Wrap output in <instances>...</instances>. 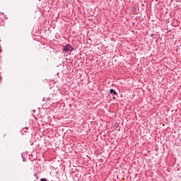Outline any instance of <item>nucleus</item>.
I'll return each instance as SVG.
<instances>
[{"mask_svg": "<svg viewBox=\"0 0 181 181\" xmlns=\"http://www.w3.org/2000/svg\"><path fill=\"white\" fill-rule=\"evenodd\" d=\"M110 94H112L113 95H117V91H115V90H114V89H110Z\"/></svg>", "mask_w": 181, "mask_h": 181, "instance_id": "f03ea898", "label": "nucleus"}, {"mask_svg": "<svg viewBox=\"0 0 181 181\" xmlns=\"http://www.w3.org/2000/svg\"><path fill=\"white\" fill-rule=\"evenodd\" d=\"M41 181H47V180L46 179H45V178H42Z\"/></svg>", "mask_w": 181, "mask_h": 181, "instance_id": "7ed1b4c3", "label": "nucleus"}, {"mask_svg": "<svg viewBox=\"0 0 181 181\" xmlns=\"http://www.w3.org/2000/svg\"><path fill=\"white\" fill-rule=\"evenodd\" d=\"M73 50V47L70 45H67L66 47H64V52H71Z\"/></svg>", "mask_w": 181, "mask_h": 181, "instance_id": "f257e3e1", "label": "nucleus"}, {"mask_svg": "<svg viewBox=\"0 0 181 181\" xmlns=\"http://www.w3.org/2000/svg\"><path fill=\"white\" fill-rule=\"evenodd\" d=\"M112 98H113V100H115V97H113Z\"/></svg>", "mask_w": 181, "mask_h": 181, "instance_id": "20e7f679", "label": "nucleus"}]
</instances>
